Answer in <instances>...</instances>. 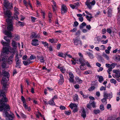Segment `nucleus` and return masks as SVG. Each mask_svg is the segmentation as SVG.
Listing matches in <instances>:
<instances>
[{"mask_svg":"<svg viewBox=\"0 0 120 120\" xmlns=\"http://www.w3.org/2000/svg\"><path fill=\"white\" fill-rule=\"evenodd\" d=\"M18 15L19 14H14V16H13V17L14 19L17 20H18Z\"/></svg>","mask_w":120,"mask_h":120,"instance_id":"52","label":"nucleus"},{"mask_svg":"<svg viewBox=\"0 0 120 120\" xmlns=\"http://www.w3.org/2000/svg\"><path fill=\"white\" fill-rule=\"evenodd\" d=\"M95 88V87L94 86H91L90 87L88 90L90 91H91L94 90Z\"/></svg>","mask_w":120,"mask_h":120,"instance_id":"49","label":"nucleus"},{"mask_svg":"<svg viewBox=\"0 0 120 120\" xmlns=\"http://www.w3.org/2000/svg\"><path fill=\"white\" fill-rule=\"evenodd\" d=\"M31 18L32 21L33 22H35V20L37 19L36 18L33 17H31Z\"/></svg>","mask_w":120,"mask_h":120,"instance_id":"54","label":"nucleus"},{"mask_svg":"<svg viewBox=\"0 0 120 120\" xmlns=\"http://www.w3.org/2000/svg\"><path fill=\"white\" fill-rule=\"evenodd\" d=\"M86 23L84 22H83L79 26L80 28V29H81L83 27V26H86Z\"/></svg>","mask_w":120,"mask_h":120,"instance_id":"41","label":"nucleus"},{"mask_svg":"<svg viewBox=\"0 0 120 120\" xmlns=\"http://www.w3.org/2000/svg\"><path fill=\"white\" fill-rule=\"evenodd\" d=\"M92 73V71L91 70H89L85 71L84 74L85 75H87L91 74Z\"/></svg>","mask_w":120,"mask_h":120,"instance_id":"38","label":"nucleus"},{"mask_svg":"<svg viewBox=\"0 0 120 120\" xmlns=\"http://www.w3.org/2000/svg\"><path fill=\"white\" fill-rule=\"evenodd\" d=\"M2 75L3 77L2 80L1 81V83L3 85L2 90H0V97H2L1 99L0 100V111L4 110L3 114L6 117L8 118H13L14 117V115L9 114L7 111H9L10 108L8 105L5 104L7 101V98L5 95V93L7 90L8 87L7 82L8 80V78L9 77V73L5 70L2 71Z\"/></svg>","mask_w":120,"mask_h":120,"instance_id":"1","label":"nucleus"},{"mask_svg":"<svg viewBox=\"0 0 120 120\" xmlns=\"http://www.w3.org/2000/svg\"><path fill=\"white\" fill-rule=\"evenodd\" d=\"M18 25L20 26H23L24 25V23L23 22H22L20 21H19L17 23Z\"/></svg>","mask_w":120,"mask_h":120,"instance_id":"46","label":"nucleus"},{"mask_svg":"<svg viewBox=\"0 0 120 120\" xmlns=\"http://www.w3.org/2000/svg\"><path fill=\"white\" fill-rule=\"evenodd\" d=\"M58 56L62 58L65 57V54H63L62 53H59Z\"/></svg>","mask_w":120,"mask_h":120,"instance_id":"33","label":"nucleus"},{"mask_svg":"<svg viewBox=\"0 0 120 120\" xmlns=\"http://www.w3.org/2000/svg\"><path fill=\"white\" fill-rule=\"evenodd\" d=\"M74 43L75 45L80 46L82 45V43L79 38L73 39Z\"/></svg>","mask_w":120,"mask_h":120,"instance_id":"8","label":"nucleus"},{"mask_svg":"<svg viewBox=\"0 0 120 120\" xmlns=\"http://www.w3.org/2000/svg\"><path fill=\"white\" fill-rule=\"evenodd\" d=\"M69 106L71 109H73L74 108L73 110V112L74 113H75L78 111V109L77 105H76V104L72 103H71L69 105Z\"/></svg>","mask_w":120,"mask_h":120,"instance_id":"7","label":"nucleus"},{"mask_svg":"<svg viewBox=\"0 0 120 120\" xmlns=\"http://www.w3.org/2000/svg\"><path fill=\"white\" fill-rule=\"evenodd\" d=\"M57 68L59 69L63 73H65L66 71V69L64 67H60V65H58Z\"/></svg>","mask_w":120,"mask_h":120,"instance_id":"22","label":"nucleus"},{"mask_svg":"<svg viewBox=\"0 0 120 120\" xmlns=\"http://www.w3.org/2000/svg\"><path fill=\"white\" fill-rule=\"evenodd\" d=\"M69 78L68 80L69 82L71 83L73 82L74 81V76L72 72H69Z\"/></svg>","mask_w":120,"mask_h":120,"instance_id":"11","label":"nucleus"},{"mask_svg":"<svg viewBox=\"0 0 120 120\" xmlns=\"http://www.w3.org/2000/svg\"><path fill=\"white\" fill-rule=\"evenodd\" d=\"M93 18V17L92 15H90V16H89L86 15V18L89 22H90L91 21V19Z\"/></svg>","mask_w":120,"mask_h":120,"instance_id":"31","label":"nucleus"},{"mask_svg":"<svg viewBox=\"0 0 120 120\" xmlns=\"http://www.w3.org/2000/svg\"><path fill=\"white\" fill-rule=\"evenodd\" d=\"M67 10L68 8L64 4L61 5V14H64L67 12Z\"/></svg>","mask_w":120,"mask_h":120,"instance_id":"9","label":"nucleus"},{"mask_svg":"<svg viewBox=\"0 0 120 120\" xmlns=\"http://www.w3.org/2000/svg\"><path fill=\"white\" fill-rule=\"evenodd\" d=\"M110 82L111 83H113L114 84H116V80L113 79H110Z\"/></svg>","mask_w":120,"mask_h":120,"instance_id":"43","label":"nucleus"},{"mask_svg":"<svg viewBox=\"0 0 120 120\" xmlns=\"http://www.w3.org/2000/svg\"><path fill=\"white\" fill-rule=\"evenodd\" d=\"M106 99L104 98L102 99H101V101L105 104H107Z\"/></svg>","mask_w":120,"mask_h":120,"instance_id":"47","label":"nucleus"},{"mask_svg":"<svg viewBox=\"0 0 120 120\" xmlns=\"http://www.w3.org/2000/svg\"><path fill=\"white\" fill-rule=\"evenodd\" d=\"M117 65V64L116 63H112L111 64V68L112 69L114 68L116 65Z\"/></svg>","mask_w":120,"mask_h":120,"instance_id":"44","label":"nucleus"},{"mask_svg":"<svg viewBox=\"0 0 120 120\" xmlns=\"http://www.w3.org/2000/svg\"><path fill=\"white\" fill-rule=\"evenodd\" d=\"M41 43L44 45V46L45 47L47 46V48H48V44L46 42L44 41H41Z\"/></svg>","mask_w":120,"mask_h":120,"instance_id":"39","label":"nucleus"},{"mask_svg":"<svg viewBox=\"0 0 120 120\" xmlns=\"http://www.w3.org/2000/svg\"><path fill=\"white\" fill-rule=\"evenodd\" d=\"M106 90V88L105 87L103 86H102L100 88V90L101 91H102L103 90Z\"/></svg>","mask_w":120,"mask_h":120,"instance_id":"60","label":"nucleus"},{"mask_svg":"<svg viewBox=\"0 0 120 120\" xmlns=\"http://www.w3.org/2000/svg\"><path fill=\"white\" fill-rule=\"evenodd\" d=\"M108 16H110L111 15V13L112 11V10L110 8H108Z\"/></svg>","mask_w":120,"mask_h":120,"instance_id":"42","label":"nucleus"},{"mask_svg":"<svg viewBox=\"0 0 120 120\" xmlns=\"http://www.w3.org/2000/svg\"><path fill=\"white\" fill-rule=\"evenodd\" d=\"M3 33H4L5 35H7L8 36L4 37V39L6 41L8 42H4L3 40H2L1 41V43L3 46H6V47L3 48V51L1 54V56H3V54L8 53L9 51L11 53L13 54L14 55L15 54V56L17 55V57L19 56V54L17 50V48H12L9 45L10 40L8 39L9 38H11L12 37V34L11 32H8L6 30L3 31Z\"/></svg>","mask_w":120,"mask_h":120,"instance_id":"2","label":"nucleus"},{"mask_svg":"<svg viewBox=\"0 0 120 120\" xmlns=\"http://www.w3.org/2000/svg\"><path fill=\"white\" fill-rule=\"evenodd\" d=\"M4 5L5 8V9L4 8L3 9L4 10H5V8L7 9H9L12 8V4L9 3L8 1H5L4 3Z\"/></svg>","mask_w":120,"mask_h":120,"instance_id":"6","label":"nucleus"},{"mask_svg":"<svg viewBox=\"0 0 120 120\" xmlns=\"http://www.w3.org/2000/svg\"><path fill=\"white\" fill-rule=\"evenodd\" d=\"M82 61L83 63L85 64V65H86L87 66L89 67H91V66L90 64V63L88 62L87 61L85 60L84 58H81Z\"/></svg>","mask_w":120,"mask_h":120,"instance_id":"19","label":"nucleus"},{"mask_svg":"<svg viewBox=\"0 0 120 120\" xmlns=\"http://www.w3.org/2000/svg\"><path fill=\"white\" fill-rule=\"evenodd\" d=\"M8 57L7 56H4L3 58L2 59V61L3 62H6L7 61V58Z\"/></svg>","mask_w":120,"mask_h":120,"instance_id":"37","label":"nucleus"},{"mask_svg":"<svg viewBox=\"0 0 120 120\" xmlns=\"http://www.w3.org/2000/svg\"><path fill=\"white\" fill-rule=\"evenodd\" d=\"M53 8V11L54 12H55L57 9L56 6H54L53 5H52Z\"/></svg>","mask_w":120,"mask_h":120,"instance_id":"51","label":"nucleus"},{"mask_svg":"<svg viewBox=\"0 0 120 120\" xmlns=\"http://www.w3.org/2000/svg\"><path fill=\"white\" fill-rule=\"evenodd\" d=\"M4 14L5 15L6 17H8V18L10 17L11 16V13L10 11L9 10H4Z\"/></svg>","mask_w":120,"mask_h":120,"instance_id":"15","label":"nucleus"},{"mask_svg":"<svg viewBox=\"0 0 120 120\" xmlns=\"http://www.w3.org/2000/svg\"><path fill=\"white\" fill-rule=\"evenodd\" d=\"M5 63L6 62H3L2 63L1 66L3 68H6L8 67V66L6 65Z\"/></svg>","mask_w":120,"mask_h":120,"instance_id":"40","label":"nucleus"},{"mask_svg":"<svg viewBox=\"0 0 120 120\" xmlns=\"http://www.w3.org/2000/svg\"><path fill=\"white\" fill-rule=\"evenodd\" d=\"M100 109L101 110H103L104 109V108L103 105H101L100 107Z\"/></svg>","mask_w":120,"mask_h":120,"instance_id":"57","label":"nucleus"},{"mask_svg":"<svg viewBox=\"0 0 120 120\" xmlns=\"http://www.w3.org/2000/svg\"><path fill=\"white\" fill-rule=\"evenodd\" d=\"M115 57L114 60L115 61H120V55H116L115 56Z\"/></svg>","mask_w":120,"mask_h":120,"instance_id":"28","label":"nucleus"},{"mask_svg":"<svg viewBox=\"0 0 120 120\" xmlns=\"http://www.w3.org/2000/svg\"><path fill=\"white\" fill-rule=\"evenodd\" d=\"M32 63L30 61V59H28L26 61H23V64L25 66H27L29 65L30 64Z\"/></svg>","mask_w":120,"mask_h":120,"instance_id":"23","label":"nucleus"},{"mask_svg":"<svg viewBox=\"0 0 120 120\" xmlns=\"http://www.w3.org/2000/svg\"><path fill=\"white\" fill-rule=\"evenodd\" d=\"M18 9L17 8L15 7L14 8V11L15 12V14H19V12L18 11Z\"/></svg>","mask_w":120,"mask_h":120,"instance_id":"48","label":"nucleus"},{"mask_svg":"<svg viewBox=\"0 0 120 120\" xmlns=\"http://www.w3.org/2000/svg\"><path fill=\"white\" fill-rule=\"evenodd\" d=\"M100 112V111L99 109L95 110L94 111V113L96 114L99 113Z\"/></svg>","mask_w":120,"mask_h":120,"instance_id":"45","label":"nucleus"},{"mask_svg":"<svg viewBox=\"0 0 120 120\" xmlns=\"http://www.w3.org/2000/svg\"><path fill=\"white\" fill-rule=\"evenodd\" d=\"M70 6L71 8L73 9H74L77 8L76 7V6H75V5H73L72 4H71L70 5Z\"/></svg>","mask_w":120,"mask_h":120,"instance_id":"63","label":"nucleus"},{"mask_svg":"<svg viewBox=\"0 0 120 120\" xmlns=\"http://www.w3.org/2000/svg\"><path fill=\"white\" fill-rule=\"evenodd\" d=\"M90 104H88L87 105V108L89 109H90L91 108V105L93 108H94L95 107L96 103H95L94 100H91L89 102Z\"/></svg>","mask_w":120,"mask_h":120,"instance_id":"12","label":"nucleus"},{"mask_svg":"<svg viewBox=\"0 0 120 120\" xmlns=\"http://www.w3.org/2000/svg\"><path fill=\"white\" fill-rule=\"evenodd\" d=\"M31 44L34 46H37L39 45V41L38 39H33L31 42Z\"/></svg>","mask_w":120,"mask_h":120,"instance_id":"13","label":"nucleus"},{"mask_svg":"<svg viewBox=\"0 0 120 120\" xmlns=\"http://www.w3.org/2000/svg\"><path fill=\"white\" fill-rule=\"evenodd\" d=\"M86 54L88 55V56L90 59H92L94 58V56L93 54L91 52H86Z\"/></svg>","mask_w":120,"mask_h":120,"instance_id":"24","label":"nucleus"},{"mask_svg":"<svg viewBox=\"0 0 120 120\" xmlns=\"http://www.w3.org/2000/svg\"><path fill=\"white\" fill-rule=\"evenodd\" d=\"M103 56L105 58L108 60H109V57L107 55L105 54V53H103Z\"/></svg>","mask_w":120,"mask_h":120,"instance_id":"36","label":"nucleus"},{"mask_svg":"<svg viewBox=\"0 0 120 120\" xmlns=\"http://www.w3.org/2000/svg\"><path fill=\"white\" fill-rule=\"evenodd\" d=\"M115 120V118L111 117L108 118L107 120Z\"/></svg>","mask_w":120,"mask_h":120,"instance_id":"62","label":"nucleus"},{"mask_svg":"<svg viewBox=\"0 0 120 120\" xmlns=\"http://www.w3.org/2000/svg\"><path fill=\"white\" fill-rule=\"evenodd\" d=\"M113 73H115V76L116 77L118 78L120 77V72L117 70H114L113 71Z\"/></svg>","mask_w":120,"mask_h":120,"instance_id":"18","label":"nucleus"},{"mask_svg":"<svg viewBox=\"0 0 120 120\" xmlns=\"http://www.w3.org/2000/svg\"><path fill=\"white\" fill-rule=\"evenodd\" d=\"M15 58L16 62L15 67L17 68H20L21 64V60L19 59V57H17V55L15 57Z\"/></svg>","mask_w":120,"mask_h":120,"instance_id":"4","label":"nucleus"},{"mask_svg":"<svg viewBox=\"0 0 120 120\" xmlns=\"http://www.w3.org/2000/svg\"><path fill=\"white\" fill-rule=\"evenodd\" d=\"M82 116L84 118H85L86 116V115L85 109L84 108H82Z\"/></svg>","mask_w":120,"mask_h":120,"instance_id":"27","label":"nucleus"},{"mask_svg":"<svg viewBox=\"0 0 120 120\" xmlns=\"http://www.w3.org/2000/svg\"><path fill=\"white\" fill-rule=\"evenodd\" d=\"M6 21L7 22L8 26L7 29L8 31H12L13 30V23L11 19L8 18L6 19Z\"/></svg>","mask_w":120,"mask_h":120,"instance_id":"3","label":"nucleus"},{"mask_svg":"<svg viewBox=\"0 0 120 120\" xmlns=\"http://www.w3.org/2000/svg\"><path fill=\"white\" fill-rule=\"evenodd\" d=\"M37 37L38 36L37 34L34 32H32L31 33L30 36V38H37Z\"/></svg>","mask_w":120,"mask_h":120,"instance_id":"25","label":"nucleus"},{"mask_svg":"<svg viewBox=\"0 0 120 120\" xmlns=\"http://www.w3.org/2000/svg\"><path fill=\"white\" fill-rule=\"evenodd\" d=\"M74 101H77L78 100V95L77 94H75L74 97Z\"/></svg>","mask_w":120,"mask_h":120,"instance_id":"35","label":"nucleus"},{"mask_svg":"<svg viewBox=\"0 0 120 120\" xmlns=\"http://www.w3.org/2000/svg\"><path fill=\"white\" fill-rule=\"evenodd\" d=\"M106 31L109 34H111L112 33V30L110 28H107V29Z\"/></svg>","mask_w":120,"mask_h":120,"instance_id":"53","label":"nucleus"},{"mask_svg":"<svg viewBox=\"0 0 120 120\" xmlns=\"http://www.w3.org/2000/svg\"><path fill=\"white\" fill-rule=\"evenodd\" d=\"M74 24L73 25L74 27H76L79 25V23L76 21H75L74 23Z\"/></svg>","mask_w":120,"mask_h":120,"instance_id":"55","label":"nucleus"},{"mask_svg":"<svg viewBox=\"0 0 120 120\" xmlns=\"http://www.w3.org/2000/svg\"><path fill=\"white\" fill-rule=\"evenodd\" d=\"M37 59L38 60H39L40 62L41 63H44L45 61L44 57L42 56H37Z\"/></svg>","mask_w":120,"mask_h":120,"instance_id":"21","label":"nucleus"},{"mask_svg":"<svg viewBox=\"0 0 120 120\" xmlns=\"http://www.w3.org/2000/svg\"><path fill=\"white\" fill-rule=\"evenodd\" d=\"M49 41L52 43H56L57 41V40L56 39H49Z\"/></svg>","mask_w":120,"mask_h":120,"instance_id":"29","label":"nucleus"},{"mask_svg":"<svg viewBox=\"0 0 120 120\" xmlns=\"http://www.w3.org/2000/svg\"><path fill=\"white\" fill-rule=\"evenodd\" d=\"M108 40L107 39L106 41L102 40L101 41V43L104 44H105L107 43L108 42Z\"/></svg>","mask_w":120,"mask_h":120,"instance_id":"59","label":"nucleus"},{"mask_svg":"<svg viewBox=\"0 0 120 120\" xmlns=\"http://www.w3.org/2000/svg\"><path fill=\"white\" fill-rule=\"evenodd\" d=\"M17 43L15 41L13 40H12V42H11V45L13 48H17Z\"/></svg>","mask_w":120,"mask_h":120,"instance_id":"26","label":"nucleus"},{"mask_svg":"<svg viewBox=\"0 0 120 120\" xmlns=\"http://www.w3.org/2000/svg\"><path fill=\"white\" fill-rule=\"evenodd\" d=\"M14 55H12L8 58L7 61L9 64H11L13 62Z\"/></svg>","mask_w":120,"mask_h":120,"instance_id":"14","label":"nucleus"},{"mask_svg":"<svg viewBox=\"0 0 120 120\" xmlns=\"http://www.w3.org/2000/svg\"><path fill=\"white\" fill-rule=\"evenodd\" d=\"M80 93L83 97L84 98H86V96L84 94L83 92L81 91L80 92Z\"/></svg>","mask_w":120,"mask_h":120,"instance_id":"61","label":"nucleus"},{"mask_svg":"<svg viewBox=\"0 0 120 120\" xmlns=\"http://www.w3.org/2000/svg\"><path fill=\"white\" fill-rule=\"evenodd\" d=\"M49 104L52 105H55V103L53 101V100L52 99V100H51L49 101Z\"/></svg>","mask_w":120,"mask_h":120,"instance_id":"34","label":"nucleus"},{"mask_svg":"<svg viewBox=\"0 0 120 120\" xmlns=\"http://www.w3.org/2000/svg\"><path fill=\"white\" fill-rule=\"evenodd\" d=\"M21 100L23 102V106L26 109L28 107V106L26 105V101L25 99L23 96H21Z\"/></svg>","mask_w":120,"mask_h":120,"instance_id":"16","label":"nucleus"},{"mask_svg":"<svg viewBox=\"0 0 120 120\" xmlns=\"http://www.w3.org/2000/svg\"><path fill=\"white\" fill-rule=\"evenodd\" d=\"M101 39L99 36H97L95 38L94 42L95 44H99Z\"/></svg>","mask_w":120,"mask_h":120,"instance_id":"20","label":"nucleus"},{"mask_svg":"<svg viewBox=\"0 0 120 120\" xmlns=\"http://www.w3.org/2000/svg\"><path fill=\"white\" fill-rule=\"evenodd\" d=\"M77 30V29L74 28L73 29L71 30L70 31L72 32H76Z\"/></svg>","mask_w":120,"mask_h":120,"instance_id":"58","label":"nucleus"},{"mask_svg":"<svg viewBox=\"0 0 120 120\" xmlns=\"http://www.w3.org/2000/svg\"><path fill=\"white\" fill-rule=\"evenodd\" d=\"M75 79L76 81L79 84H80L82 83V80L79 79V77L76 76L75 77Z\"/></svg>","mask_w":120,"mask_h":120,"instance_id":"30","label":"nucleus"},{"mask_svg":"<svg viewBox=\"0 0 120 120\" xmlns=\"http://www.w3.org/2000/svg\"><path fill=\"white\" fill-rule=\"evenodd\" d=\"M60 79L59 81V83L60 85H62L64 82V79L63 75L62 74L60 75Z\"/></svg>","mask_w":120,"mask_h":120,"instance_id":"17","label":"nucleus"},{"mask_svg":"<svg viewBox=\"0 0 120 120\" xmlns=\"http://www.w3.org/2000/svg\"><path fill=\"white\" fill-rule=\"evenodd\" d=\"M20 116L23 118H26V116L22 113H21Z\"/></svg>","mask_w":120,"mask_h":120,"instance_id":"56","label":"nucleus"},{"mask_svg":"<svg viewBox=\"0 0 120 120\" xmlns=\"http://www.w3.org/2000/svg\"><path fill=\"white\" fill-rule=\"evenodd\" d=\"M81 58H79L78 60H76L77 63L79 64H81L80 66V68L81 70H83L86 69L84 67L85 64L82 61Z\"/></svg>","mask_w":120,"mask_h":120,"instance_id":"5","label":"nucleus"},{"mask_svg":"<svg viewBox=\"0 0 120 120\" xmlns=\"http://www.w3.org/2000/svg\"><path fill=\"white\" fill-rule=\"evenodd\" d=\"M19 36L18 35H16V36L14 38L15 40L17 41H19Z\"/></svg>","mask_w":120,"mask_h":120,"instance_id":"50","label":"nucleus"},{"mask_svg":"<svg viewBox=\"0 0 120 120\" xmlns=\"http://www.w3.org/2000/svg\"><path fill=\"white\" fill-rule=\"evenodd\" d=\"M65 114L67 115H69L71 113V112L69 111H66L64 112Z\"/></svg>","mask_w":120,"mask_h":120,"instance_id":"64","label":"nucleus"},{"mask_svg":"<svg viewBox=\"0 0 120 120\" xmlns=\"http://www.w3.org/2000/svg\"><path fill=\"white\" fill-rule=\"evenodd\" d=\"M104 97L106 99H110L112 97V92L107 93L105 91L104 93Z\"/></svg>","mask_w":120,"mask_h":120,"instance_id":"10","label":"nucleus"},{"mask_svg":"<svg viewBox=\"0 0 120 120\" xmlns=\"http://www.w3.org/2000/svg\"><path fill=\"white\" fill-rule=\"evenodd\" d=\"M98 78V81L100 83L104 81V78L101 76H99Z\"/></svg>","mask_w":120,"mask_h":120,"instance_id":"32","label":"nucleus"}]
</instances>
